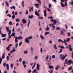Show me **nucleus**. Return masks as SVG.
<instances>
[{
  "instance_id": "nucleus-1",
  "label": "nucleus",
  "mask_w": 73,
  "mask_h": 73,
  "mask_svg": "<svg viewBox=\"0 0 73 73\" xmlns=\"http://www.w3.org/2000/svg\"><path fill=\"white\" fill-rule=\"evenodd\" d=\"M69 50L70 51H72L73 50L72 48V47L71 46L70 44L68 45Z\"/></svg>"
},
{
  "instance_id": "nucleus-2",
  "label": "nucleus",
  "mask_w": 73,
  "mask_h": 73,
  "mask_svg": "<svg viewBox=\"0 0 73 73\" xmlns=\"http://www.w3.org/2000/svg\"><path fill=\"white\" fill-rule=\"evenodd\" d=\"M11 34V30H9V33H8V38H11V35H10Z\"/></svg>"
},
{
  "instance_id": "nucleus-3",
  "label": "nucleus",
  "mask_w": 73,
  "mask_h": 73,
  "mask_svg": "<svg viewBox=\"0 0 73 73\" xmlns=\"http://www.w3.org/2000/svg\"><path fill=\"white\" fill-rule=\"evenodd\" d=\"M22 21L23 24H25V23H27V21L25 20V19H22Z\"/></svg>"
},
{
  "instance_id": "nucleus-4",
  "label": "nucleus",
  "mask_w": 73,
  "mask_h": 73,
  "mask_svg": "<svg viewBox=\"0 0 73 73\" xmlns=\"http://www.w3.org/2000/svg\"><path fill=\"white\" fill-rule=\"evenodd\" d=\"M67 56V54H66L64 56V55L62 56V60H64L65 58Z\"/></svg>"
},
{
  "instance_id": "nucleus-5",
  "label": "nucleus",
  "mask_w": 73,
  "mask_h": 73,
  "mask_svg": "<svg viewBox=\"0 0 73 73\" xmlns=\"http://www.w3.org/2000/svg\"><path fill=\"white\" fill-rule=\"evenodd\" d=\"M34 6H35L37 8H39V7L38 6H39V4L37 3V4H34Z\"/></svg>"
},
{
  "instance_id": "nucleus-6",
  "label": "nucleus",
  "mask_w": 73,
  "mask_h": 73,
  "mask_svg": "<svg viewBox=\"0 0 73 73\" xmlns=\"http://www.w3.org/2000/svg\"><path fill=\"white\" fill-rule=\"evenodd\" d=\"M39 67H40V65L38 64H37L36 68L37 70H40V68H39Z\"/></svg>"
},
{
  "instance_id": "nucleus-7",
  "label": "nucleus",
  "mask_w": 73,
  "mask_h": 73,
  "mask_svg": "<svg viewBox=\"0 0 73 73\" xmlns=\"http://www.w3.org/2000/svg\"><path fill=\"white\" fill-rule=\"evenodd\" d=\"M35 15H37L38 17H40V14L37 12V11H35Z\"/></svg>"
},
{
  "instance_id": "nucleus-8",
  "label": "nucleus",
  "mask_w": 73,
  "mask_h": 73,
  "mask_svg": "<svg viewBox=\"0 0 73 73\" xmlns=\"http://www.w3.org/2000/svg\"><path fill=\"white\" fill-rule=\"evenodd\" d=\"M46 10H45L44 11V16L45 17H46Z\"/></svg>"
},
{
  "instance_id": "nucleus-9",
  "label": "nucleus",
  "mask_w": 73,
  "mask_h": 73,
  "mask_svg": "<svg viewBox=\"0 0 73 73\" xmlns=\"http://www.w3.org/2000/svg\"><path fill=\"white\" fill-rule=\"evenodd\" d=\"M48 67L50 69H53L54 68L53 66H50V65H49L48 66Z\"/></svg>"
},
{
  "instance_id": "nucleus-10",
  "label": "nucleus",
  "mask_w": 73,
  "mask_h": 73,
  "mask_svg": "<svg viewBox=\"0 0 73 73\" xmlns=\"http://www.w3.org/2000/svg\"><path fill=\"white\" fill-rule=\"evenodd\" d=\"M58 41L59 42H61L63 43H64V41H63L62 40H61V39H58Z\"/></svg>"
},
{
  "instance_id": "nucleus-11",
  "label": "nucleus",
  "mask_w": 73,
  "mask_h": 73,
  "mask_svg": "<svg viewBox=\"0 0 73 73\" xmlns=\"http://www.w3.org/2000/svg\"><path fill=\"white\" fill-rule=\"evenodd\" d=\"M56 31L60 30V29L59 27H57L56 28Z\"/></svg>"
},
{
  "instance_id": "nucleus-12",
  "label": "nucleus",
  "mask_w": 73,
  "mask_h": 73,
  "mask_svg": "<svg viewBox=\"0 0 73 73\" xmlns=\"http://www.w3.org/2000/svg\"><path fill=\"white\" fill-rule=\"evenodd\" d=\"M59 51L58 52V53L60 54V53H62V48H60L59 50Z\"/></svg>"
},
{
  "instance_id": "nucleus-13",
  "label": "nucleus",
  "mask_w": 73,
  "mask_h": 73,
  "mask_svg": "<svg viewBox=\"0 0 73 73\" xmlns=\"http://www.w3.org/2000/svg\"><path fill=\"white\" fill-rule=\"evenodd\" d=\"M68 59L67 58H66L65 59V63L66 64H68V61H67Z\"/></svg>"
},
{
  "instance_id": "nucleus-14",
  "label": "nucleus",
  "mask_w": 73,
  "mask_h": 73,
  "mask_svg": "<svg viewBox=\"0 0 73 73\" xmlns=\"http://www.w3.org/2000/svg\"><path fill=\"white\" fill-rule=\"evenodd\" d=\"M6 29L7 30V31L9 32V27H6Z\"/></svg>"
},
{
  "instance_id": "nucleus-15",
  "label": "nucleus",
  "mask_w": 73,
  "mask_h": 73,
  "mask_svg": "<svg viewBox=\"0 0 73 73\" xmlns=\"http://www.w3.org/2000/svg\"><path fill=\"white\" fill-rule=\"evenodd\" d=\"M1 35L2 37H5V36H7V35H6V34H1Z\"/></svg>"
},
{
  "instance_id": "nucleus-16",
  "label": "nucleus",
  "mask_w": 73,
  "mask_h": 73,
  "mask_svg": "<svg viewBox=\"0 0 73 73\" xmlns=\"http://www.w3.org/2000/svg\"><path fill=\"white\" fill-rule=\"evenodd\" d=\"M6 65L7 70H9V65H8V64H7Z\"/></svg>"
},
{
  "instance_id": "nucleus-17",
  "label": "nucleus",
  "mask_w": 73,
  "mask_h": 73,
  "mask_svg": "<svg viewBox=\"0 0 73 73\" xmlns=\"http://www.w3.org/2000/svg\"><path fill=\"white\" fill-rule=\"evenodd\" d=\"M33 17V15H31V16H30L29 17V18L30 19H31Z\"/></svg>"
},
{
  "instance_id": "nucleus-18",
  "label": "nucleus",
  "mask_w": 73,
  "mask_h": 73,
  "mask_svg": "<svg viewBox=\"0 0 73 73\" xmlns=\"http://www.w3.org/2000/svg\"><path fill=\"white\" fill-rule=\"evenodd\" d=\"M54 47L55 50H57V48L56 46V44H54Z\"/></svg>"
},
{
  "instance_id": "nucleus-19",
  "label": "nucleus",
  "mask_w": 73,
  "mask_h": 73,
  "mask_svg": "<svg viewBox=\"0 0 73 73\" xmlns=\"http://www.w3.org/2000/svg\"><path fill=\"white\" fill-rule=\"evenodd\" d=\"M24 1H23L21 3V4L23 7H24Z\"/></svg>"
},
{
  "instance_id": "nucleus-20",
  "label": "nucleus",
  "mask_w": 73,
  "mask_h": 73,
  "mask_svg": "<svg viewBox=\"0 0 73 73\" xmlns=\"http://www.w3.org/2000/svg\"><path fill=\"white\" fill-rule=\"evenodd\" d=\"M22 38L23 37L21 36H19L18 37V39L19 40H20V39H22Z\"/></svg>"
},
{
  "instance_id": "nucleus-21",
  "label": "nucleus",
  "mask_w": 73,
  "mask_h": 73,
  "mask_svg": "<svg viewBox=\"0 0 73 73\" xmlns=\"http://www.w3.org/2000/svg\"><path fill=\"white\" fill-rule=\"evenodd\" d=\"M25 42L27 43L28 42V38H26L25 39Z\"/></svg>"
},
{
  "instance_id": "nucleus-22",
  "label": "nucleus",
  "mask_w": 73,
  "mask_h": 73,
  "mask_svg": "<svg viewBox=\"0 0 73 73\" xmlns=\"http://www.w3.org/2000/svg\"><path fill=\"white\" fill-rule=\"evenodd\" d=\"M30 20L29 19V22L28 24V27H29V24H30Z\"/></svg>"
},
{
  "instance_id": "nucleus-23",
  "label": "nucleus",
  "mask_w": 73,
  "mask_h": 73,
  "mask_svg": "<svg viewBox=\"0 0 73 73\" xmlns=\"http://www.w3.org/2000/svg\"><path fill=\"white\" fill-rule=\"evenodd\" d=\"M72 62L71 60H68V63H70V64H71Z\"/></svg>"
},
{
  "instance_id": "nucleus-24",
  "label": "nucleus",
  "mask_w": 73,
  "mask_h": 73,
  "mask_svg": "<svg viewBox=\"0 0 73 73\" xmlns=\"http://www.w3.org/2000/svg\"><path fill=\"white\" fill-rule=\"evenodd\" d=\"M15 21L16 22H18V21H20V20H19V19L17 18L15 20Z\"/></svg>"
},
{
  "instance_id": "nucleus-25",
  "label": "nucleus",
  "mask_w": 73,
  "mask_h": 73,
  "mask_svg": "<svg viewBox=\"0 0 73 73\" xmlns=\"http://www.w3.org/2000/svg\"><path fill=\"white\" fill-rule=\"evenodd\" d=\"M57 22V21H56L55 20H54V23H53V25H55V24H56V23Z\"/></svg>"
},
{
  "instance_id": "nucleus-26",
  "label": "nucleus",
  "mask_w": 73,
  "mask_h": 73,
  "mask_svg": "<svg viewBox=\"0 0 73 73\" xmlns=\"http://www.w3.org/2000/svg\"><path fill=\"white\" fill-rule=\"evenodd\" d=\"M5 58V53H4L2 55V59H4Z\"/></svg>"
},
{
  "instance_id": "nucleus-27",
  "label": "nucleus",
  "mask_w": 73,
  "mask_h": 73,
  "mask_svg": "<svg viewBox=\"0 0 73 73\" xmlns=\"http://www.w3.org/2000/svg\"><path fill=\"white\" fill-rule=\"evenodd\" d=\"M2 61H3V59H2V58L0 57V64H1V62H2Z\"/></svg>"
},
{
  "instance_id": "nucleus-28",
  "label": "nucleus",
  "mask_w": 73,
  "mask_h": 73,
  "mask_svg": "<svg viewBox=\"0 0 73 73\" xmlns=\"http://www.w3.org/2000/svg\"><path fill=\"white\" fill-rule=\"evenodd\" d=\"M15 33H13L11 35V36H15Z\"/></svg>"
},
{
  "instance_id": "nucleus-29",
  "label": "nucleus",
  "mask_w": 73,
  "mask_h": 73,
  "mask_svg": "<svg viewBox=\"0 0 73 73\" xmlns=\"http://www.w3.org/2000/svg\"><path fill=\"white\" fill-rule=\"evenodd\" d=\"M72 67H69L68 68V70L69 71L70 70H72Z\"/></svg>"
},
{
  "instance_id": "nucleus-30",
  "label": "nucleus",
  "mask_w": 73,
  "mask_h": 73,
  "mask_svg": "<svg viewBox=\"0 0 73 73\" xmlns=\"http://www.w3.org/2000/svg\"><path fill=\"white\" fill-rule=\"evenodd\" d=\"M49 34V33L48 32H45V36H46V35H47V34Z\"/></svg>"
},
{
  "instance_id": "nucleus-31",
  "label": "nucleus",
  "mask_w": 73,
  "mask_h": 73,
  "mask_svg": "<svg viewBox=\"0 0 73 73\" xmlns=\"http://www.w3.org/2000/svg\"><path fill=\"white\" fill-rule=\"evenodd\" d=\"M49 30V28L48 26H47L46 28V31H48Z\"/></svg>"
},
{
  "instance_id": "nucleus-32",
  "label": "nucleus",
  "mask_w": 73,
  "mask_h": 73,
  "mask_svg": "<svg viewBox=\"0 0 73 73\" xmlns=\"http://www.w3.org/2000/svg\"><path fill=\"white\" fill-rule=\"evenodd\" d=\"M12 18L13 19H14L15 18V15H13L12 16Z\"/></svg>"
},
{
  "instance_id": "nucleus-33",
  "label": "nucleus",
  "mask_w": 73,
  "mask_h": 73,
  "mask_svg": "<svg viewBox=\"0 0 73 73\" xmlns=\"http://www.w3.org/2000/svg\"><path fill=\"white\" fill-rule=\"evenodd\" d=\"M40 37L43 40L44 39V38L42 36V35H40Z\"/></svg>"
},
{
  "instance_id": "nucleus-34",
  "label": "nucleus",
  "mask_w": 73,
  "mask_h": 73,
  "mask_svg": "<svg viewBox=\"0 0 73 73\" xmlns=\"http://www.w3.org/2000/svg\"><path fill=\"white\" fill-rule=\"evenodd\" d=\"M5 3L6 4V5L7 7H9V4H8V3L7 2V1H6Z\"/></svg>"
},
{
  "instance_id": "nucleus-35",
  "label": "nucleus",
  "mask_w": 73,
  "mask_h": 73,
  "mask_svg": "<svg viewBox=\"0 0 73 73\" xmlns=\"http://www.w3.org/2000/svg\"><path fill=\"white\" fill-rule=\"evenodd\" d=\"M64 42L65 45H67V43H66V41L65 40V39H64Z\"/></svg>"
},
{
  "instance_id": "nucleus-36",
  "label": "nucleus",
  "mask_w": 73,
  "mask_h": 73,
  "mask_svg": "<svg viewBox=\"0 0 73 73\" xmlns=\"http://www.w3.org/2000/svg\"><path fill=\"white\" fill-rule=\"evenodd\" d=\"M70 40V38H68L66 39V41L67 42H68Z\"/></svg>"
},
{
  "instance_id": "nucleus-37",
  "label": "nucleus",
  "mask_w": 73,
  "mask_h": 73,
  "mask_svg": "<svg viewBox=\"0 0 73 73\" xmlns=\"http://www.w3.org/2000/svg\"><path fill=\"white\" fill-rule=\"evenodd\" d=\"M12 22L11 21L9 22V25H12Z\"/></svg>"
},
{
  "instance_id": "nucleus-38",
  "label": "nucleus",
  "mask_w": 73,
  "mask_h": 73,
  "mask_svg": "<svg viewBox=\"0 0 73 73\" xmlns=\"http://www.w3.org/2000/svg\"><path fill=\"white\" fill-rule=\"evenodd\" d=\"M61 7H65V5H64L62 3H61Z\"/></svg>"
},
{
  "instance_id": "nucleus-39",
  "label": "nucleus",
  "mask_w": 73,
  "mask_h": 73,
  "mask_svg": "<svg viewBox=\"0 0 73 73\" xmlns=\"http://www.w3.org/2000/svg\"><path fill=\"white\" fill-rule=\"evenodd\" d=\"M61 49H64L65 48V47H64L63 46H62L60 47Z\"/></svg>"
},
{
  "instance_id": "nucleus-40",
  "label": "nucleus",
  "mask_w": 73,
  "mask_h": 73,
  "mask_svg": "<svg viewBox=\"0 0 73 73\" xmlns=\"http://www.w3.org/2000/svg\"><path fill=\"white\" fill-rule=\"evenodd\" d=\"M33 38V36H30L28 38V39H32Z\"/></svg>"
},
{
  "instance_id": "nucleus-41",
  "label": "nucleus",
  "mask_w": 73,
  "mask_h": 73,
  "mask_svg": "<svg viewBox=\"0 0 73 73\" xmlns=\"http://www.w3.org/2000/svg\"><path fill=\"white\" fill-rule=\"evenodd\" d=\"M40 4H41V2L40 0H36Z\"/></svg>"
},
{
  "instance_id": "nucleus-42",
  "label": "nucleus",
  "mask_w": 73,
  "mask_h": 73,
  "mask_svg": "<svg viewBox=\"0 0 73 73\" xmlns=\"http://www.w3.org/2000/svg\"><path fill=\"white\" fill-rule=\"evenodd\" d=\"M13 64H11V68L12 69H13Z\"/></svg>"
},
{
  "instance_id": "nucleus-43",
  "label": "nucleus",
  "mask_w": 73,
  "mask_h": 73,
  "mask_svg": "<svg viewBox=\"0 0 73 73\" xmlns=\"http://www.w3.org/2000/svg\"><path fill=\"white\" fill-rule=\"evenodd\" d=\"M37 71V70L35 69L33 71V73H35Z\"/></svg>"
},
{
  "instance_id": "nucleus-44",
  "label": "nucleus",
  "mask_w": 73,
  "mask_h": 73,
  "mask_svg": "<svg viewBox=\"0 0 73 73\" xmlns=\"http://www.w3.org/2000/svg\"><path fill=\"white\" fill-rule=\"evenodd\" d=\"M6 49H7L8 51H10V49H9V48L8 47H6Z\"/></svg>"
},
{
  "instance_id": "nucleus-45",
  "label": "nucleus",
  "mask_w": 73,
  "mask_h": 73,
  "mask_svg": "<svg viewBox=\"0 0 73 73\" xmlns=\"http://www.w3.org/2000/svg\"><path fill=\"white\" fill-rule=\"evenodd\" d=\"M52 6V5L50 3H49V5H48V7L49 8H50V7H51Z\"/></svg>"
},
{
  "instance_id": "nucleus-46",
  "label": "nucleus",
  "mask_w": 73,
  "mask_h": 73,
  "mask_svg": "<svg viewBox=\"0 0 73 73\" xmlns=\"http://www.w3.org/2000/svg\"><path fill=\"white\" fill-rule=\"evenodd\" d=\"M22 64H23V65H25V61H23L22 62Z\"/></svg>"
},
{
  "instance_id": "nucleus-47",
  "label": "nucleus",
  "mask_w": 73,
  "mask_h": 73,
  "mask_svg": "<svg viewBox=\"0 0 73 73\" xmlns=\"http://www.w3.org/2000/svg\"><path fill=\"white\" fill-rule=\"evenodd\" d=\"M52 27L53 28H52V29L53 30H55V26H53Z\"/></svg>"
},
{
  "instance_id": "nucleus-48",
  "label": "nucleus",
  "mask_w": 73,
  "mask_h": 73,
  "mask_svg": "<svg viewBox=\"0 0 73 73\" xmlns=\"http://www.w3.org/2000/svg\"><path fill=\"white\" fill-rule=\"evenodd\" d=\"M7 61H8L9 60V56H7Z\"/></svg>"
},
{
  "instance_id": "nucleus-49",
  "label": "nucleus",
  "mask_w": 73,
  "mask_h": 73,
  "mask_svg": "<svg viewBox=\"0 0 73 73\" xmlns=\"http://www.w3.org/2000/svg\"><path fill=\"white\" fill-rule=\"evenodd\" d=\"M27 53H28V51H25L24 52V53L25 54H27Z\"/></svg>"
},
{
  "instance_id": "nucleus-50",
  "label": "nucleus",
  "mask_w": 73,
  "mask_h": 73,
  "mask_svg": "<svg viewBox=\"0 0 73 73\" xmlns=\"http://www.w3.org/2000/svg\"><path fill=\"white\" fill-rule=\"evenodd\" d=\"M55 55H53L52 56V58H55Z\"/></svg>"
},
{
  "instance_id": "nucleus-51",
  "label": "nucleus",
  "mask_w": 73,
  "mask_h": 73,
  "mask_svg": "<svg viewBox=\"0 0 73 73\" xmlns=\"http://www.w3.org/2000/svg\"><path fill=\"white\" fill-rule=\"evenodd\" d=\"M22 44V42H20L19 44V46H21V45Z\"/></svg>"
},
{
  "instance_id": "nucleus-52",
  "label": "nucleus",
  "mask_w": 73,
  "mask_h": 73,
  "mask_svg": "<svg viewBox=\"0 0 73 73\" xmlns=\"http://www.w3.org/2000/svg\"><path fill=\"white\" fill-rule=\"evenodd\" d=\"M61 35H62L63 34H64V32H63V31H61Z\"/></svg>"
},
{
  "instance_id": "nucleus-53",
  "label": "nucleus",
  "mask_w": 73,
  "mask_h": 73,
  "mask_svg": "<svg viewBox=\"0 0 73 73\" xmlns=\"http://www.w3.org/2000/svg\"><path fill=\"white\" fill-rule=\"evenodd\" d=\"M3 65L4 67H5V65H6V63H4L3 64Z\"/></svg>"
},
{
  "instance_id": "nucleus-54",
  "label": "nucleus",
  "mask_w": 73,
  "mask_h": 73,
  "mask_svg": "<svg viewBox=\"0 0 73 73\" xmlns=\"http://www.w3.org/2000/svg\"><path fill=\"white\" fill-rule=\"evenodd\" d=\"M7 16H9V17H11V15H10L9 14H8L7 15Z\"/></svg>"
},
{
  "instance_id": "nucleus-55",
  "label": "nucleus",
  "mask_w": 73,
  "mask_h": 73,
  "mask_svg": "<svg viewBox=\"0 0 73 73\" xmlns=\"http://www.w3.org/2000/svg\"><path fill=\"white\" fill-rule=\"evenodd\" d=\"M19 60L20 62H21V61H22V58H20L19 59Z\"/></svg>"
},
{
  "instance_id": "nucleus-56",
  "label": "nucleus",
  "mask_w": 73,
  "mask_h": 73,
  "mask_svg": "<svg viewBox=\"0 0 73 73\" xmlns=\"http://www.w3.org/2000/svg\"><path fill=\"white\" fill-rule=\"evenodd\" d=\"M48 58V55H47V56H46V61H47Z\"/></svg>"
},
{
  "instance_id": "nucleus-57",
  "label": "nucleus",
  "mask_w": 73,
  "mask_h": 73,
  "mask_svg": "<svg viewBox=\"0 0 73 73\" xmlns=\"http://www.w3.org/2000/svg\"><path fill=\"white\" fill-rule=\"evenodd\" d=\"M65 5H64L65 6H67V2H65Z\"/></svg>"
},
{
  "instance_id": "nucleus-58",
  "label": "nucleus",
  "mask_w": 73,
  "mask_h": 73,
  "mask_svg": "<svg viewBox=\"0 0 73 73\" xmlns=\"http://www.w3.org/2000/svg\"><path fill=\"white\" fill-rule=\"evenodd\" d=\"M38 58V57L37 56H36L35 57V60L37 59Z\"/></svg>"
},
{
  "instance_id": "nucleus-59",
  "label": "nucleus",
  "mask_w": 73,
  "mask_h": 73,
  "mask_svg": "<svg viewBox=\"0 0 73 73\" xmlns=\"http://www.w3.org/2000/svg\"><path fill=\"white\" fill-rule=\"evenodd\" d=\"M15 15H17V12L16 11L15 13Z\"/></svg>"
},
{
  "instance_id": "nucleus-60",
  "label": "nucleus",
  "mask_w": 73,
  "mask_h": 73,
  "mask_svg": "<svg viewBox=\"0 0 73 73\" xmlns=\"http://www.w3.org/2000/svg\"><path fill=\"white\" fill-rule=\"evenodd\" d=\"M18 46V43L16 44L15 45V47H16V48H17Z\"/></svg>"
},
{
  "instance_id": "nucleus-61",
  "label": "nucleus",
  "mask_w": 73,
  "mask_h": 73,
  "mask_svg": "<svg viewBox=\"0 0 73 73\" xmlns=\"http://www.w3.org/2000/svg\"><path fill=\"white\" fill-rule=\"evenodd\" d=\"M47 10L49 11V12H50V9H49L48 8H47Z\"/></svg>"
},
{
  "instance_id": "nucleus-62",
  "label": "nucleus",
  "mask_w": 73,
  "mask_h": 73,
  "mask_svg": "<svg viewBox=\"0 0 73 73\" xmlns=\"http://www.w3.org/2000/svg\"><path fill=\"white\" fill-rule=\"evenodd\" d=\"M67 34L68 36H70V33L69 32Z\"/></svg>"
},
{
  "instance_id": "nucleus-63",
  "label": "nucleus",
  "mask_w": 73,
  "mask_h": 73,
  "mask_svg": "<svg viewBox=\"0 0 73 73\" xmlns=\"http://www.w3.org/2000/svg\"><path fill=\"white\" fill-rule=\"evenodd\" d=\"M50 21L52 22H54V20L53 19H52L50 20Z\"/></svg>"
},
{
  "instance_id": "nucleus-64",
  "label": "nucleus",
  "mask_w": 73,
  "mask_h": 73,
  "mask_svg": "<svg viewBox=\"0 0 73 73\" xmlns=\"http://www.w3.org/2000/svg\"><path fill=\"white\" fill-rule=\"evenodd\" d=\"M72 58L73 59V51L72 52Z\"/></svg>"
}]
</instances>
